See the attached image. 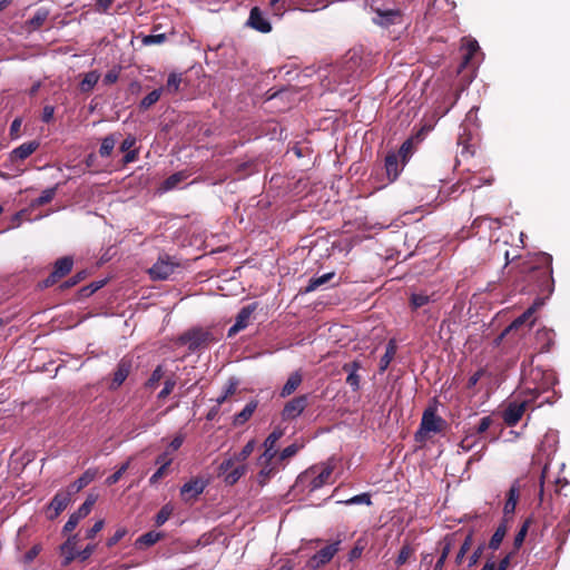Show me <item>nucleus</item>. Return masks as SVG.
Segmentation results:
<instances>
[{"label": "nucleus", "instance_id": "1", "mask_svg": "<svg viewBox=\"0 0 570 570\" xmlns=\"http://www.w3.org/2000/svg\"><path fill=\"white\" fill-rule=\"evenodd\" d=\"M556 383V377L552 372L543 371L541 368H533L530 372V377L524 379L521 394L524 399L521 402H510L502 412L504 423L512 428L515 426L522 419L528 406L533 403L542 393L548 392Z\"/></svg>", "mask_w": 570, "mask_h": 570}, {"label": "nucleus", "instance_id": "2", "mask_svg": "<svg viewBox=\"0 0 570 570\" xmlns=\"http://www.w3.org/2000/svg\"><path fill=\"white\" fill-rule=\"evenodd\" d=\"M507 264L517 261V268L520 273L529 275L530 281L538 283L542 294L550 295L554 288L552 277V256L547 252H525V255H518L510 258V252H504Z\"/></svg>", "mask_w": 570, "mask_h": 570}, {"label": "nucleus", "instance_id": "3", "mask_svg": "<svg viewBox=\"0 0 570 570\" xmlns=\"http://www.w3.org/2000/svg\"><path fill=\"white\" fill-rule=\"evenodd\" d=\"M188 266L189 261L164 253L160 254L156 263L147 269V274L151 281H168L181 275Z\"/></svg>", "mask_w": 570, "mask_h": 570}, {"label": "nucleus", "instance_id": "4", "mask_svg": "<svg viewBox=\"0 0 570 570\" xmlns=\"http://www.w3.org/2000/svg\"><path fill=\"white\" fill-rule=\"evenodd\" d=\"M448 423L446 421L436 414L434 406H429L424 410L420 423L419 430L415 432V440L420 441L428 433H440L444 431Z\"/></svg>", "mask_w": 570, "mask_h": 570}, {"label": "nucleus", "instance_id": "5", "mask_svg": "<svg viewBox=\"0 0 570 570\" xmlns=\"http://www.w3.org/2000/svg\"><path fill=\"white\" fill-rule=\"evenodd\" d=\"M214 341L216 340L212 332L199 327L188 330L178 337V343L181 345H187L190 352H196L200 348H204Z\"/></svg>", "mask_w": 570, "mask_h": 570}, {"label": "nucleus", "instance_id": "6", "mask_svg": "<svg viewBox=\"0 0 570 570\" xmlns=\"http://www.w3.org/2000/svg\"><path fill=\"white\" fill-rule=\"evenodd\" d=\"M333 473V466L325 464L322 466H312L306 470L301 476V481L309 479L308 491L313 492L321 489L323 485L328 483L330 478Z\"/></svg>", "mask_w": 570, "mask_h": 570}, {"label": "nucleus", "instance_id": "7", "mask_svg": "<svg viewBox=\"0 0 570 570\" xmlns=\"http://www.w3.org/2000/svg\"><path fill=\"white\" fill-rule=\"evenodd\" d=\"M522 236V233H519V236L515 237L509 229H499L490 236L488 242L493 246V249H505L508 246L515 248L525 247Z\"/></svg>", "mask_w": 570, "mask_h": 570}, {"label": "nucleus", "instance_id": "8", "mask_svg": "<svg viewBox=\"0 0 570 570\" xmlns=\"http://www.w3.org/2000/svg\"><path fill=\"white\" fill-rule=\"evenodd\" d=\"M73 266V259L71 256H63L58 258L55 264L52 272L49 276L41 282V286L45 288L51 287L57 284L61 278L67 276Z\"/></svg>", "mask_w": 570, "mask_h": 570}, {"label": "nucleus", "instance_id": "9", "mask_svg": "<svg viewBox=\"0 0 570 570\" xmlns=\"http://www.w3.org/2000/svg\"><path fill=\"white\" fill-rule=\"evenodd\" d=\"M371 10L375 13L372 21L379 27L389 28L403 22V12L400 9H381L371 6Z\"/></svg>", "mask_w": 570, "mask_h": 570}, {"label": "nucleus", "instance_id": "10", "mask_svg": "<svg viewBox=\"0 0 570 570\" xmlns=\"http://www.w3.org/2000/svg\"><path fill=\"white\" fill-rule=\"evenodd\" d=\"M308 405V395L303 394L289 400L283 407L282 419L292 421L298 417Z\"/></svg>", "mask_w": 570, "mask_h": 570}, {"label": "nucleus", "instance_id": "11", "mask_svg": "<svg viewBox=\"0 0 570 570\" xmlns=\"http://www.w3.org/2000/svg\"><path fill=\"white\" fill-rule=\"evenodd\" d=\"M132 370V358L124 356L117 364L112 379L108 385L110 391H117L129 376Z\"/></svg>", "mask_w": 570, "mask_h": 570}, {"label": "nucleus", "instance_id": "12", "mask_svg": "<svg viewBox=\"0 0 570 570\" xmlns=\"http://www.w3.org/2000/svg\"><path fill=\"white\" fill-rule=\"evenodd\" d=\"M70 491H58L47 507V518L55 520L68 507L71 501Z\"/></svg>", "mask_w": 570, "mask_h": 570}, {"label": "nucleus", "instance_id": "13", "mask_svg": "<svg viewBox=\"0 0 570 570\" xmlns=\"http://www.w3.org/2000/svg\"><path fill=\"white\" fill-rule=\"evenodd\" d=\"M340 543H341V541L337 540V541L322 548L321 550H318L309 559L308 564L315 569V568H318L321 566L328 563L333 559V557L337 553Z\"/></svg>", "mask_w": 570, "mask_h": 570}, {"label": "nucleus", "instance_id": "14", "mask_svg": "<svg viewBox=\"0 0 570 570\" xmlns=\"http://www.w3.org/2000/svg\"><path fill=\"white\" fill-rule=\"evenodd\" d=\"M256 308L257 303H252L240 308L236 316L235 324L228 330L229 337L248 326L250 317Z\"/></svg>", "mask_w": 570, "mask_h": 570}, {"label": "nucleus", "instance_id": "15", "mask_svg": "<svg viewBox=\"0 0 570 570\" xmlns=\"http://www.w3.org/2000/svg\"><path fill=\"white\" fill-rule=\"evenodd\" d=\"M458 541V532L449 533L444 535V538L439 542L441 547V553L438 558L433 570H443L445 561L452 551V548L456 544Z\"/></svg>", "mask_w": 570, "mask_h": 570}, {"label": "nucleus", "instance_id": "16", "mask_svg": "<svg viewBox=\"0 0 570 570\" xmlns=\"http://www.w3.org/2000/svg\"><path fill=\"white\" fill-rule=\"evenodd\" d=\"M207 485V482L202 478H194L186 482L180 489L183 500L189 501L196 499L202 494Z\"/></svg>", "mask_w": 570, "mask_h": 570}, {"label": "nucleus", "instance_id": "17", "mask_svg": "<svg viewBox=\"0 0 570 570\" xmlns=\"http://www.w3.org/2000/svg\"><path fill=\"white\" fill-rule=\"evenodd\" d=\"M520 498V483L515 480L507 492V500L503 507V518L511 521L512 515L515 512V507Z\"/></svg>", "mask_w": 570, "mask_h": 570}, {"label": "nucleus", "instance_id": "18", "mask_svg": "<svg viewBox=\"0 0 570 570\" xmlns=\"http://www.w3.org/2000/svg\"><path fill=\"white\" fill-rule=\"evenodd\" d=\"M404 166L405 165H403L402 160L399 159V155L395 151L387 153L385 156L384 167L390 183H393L397 179Z\"/></svg>", "mask_w": 570, "mask_h": 570}, {"label": "nucleus", "instance_id": "19", "mask_svg": "<svg viewBox=\"0 0 570 570\" xmlns=\"http://www.w3.org/2000/svg\"><path fill=\"white\" fill-rule=\"evenodd\" d=\"M78 542L77 534L68 537V539L60 546V553L62 556L61 566L68 567L73 560L78 558L76 550Z\"/></svg>", "mask_w": 570, "mask_h": 570}, {"label": "nucleus", "instance_id": "20", "mask_svg": "<svg viewBox=\"0 0 570 570\" xmlns=\"http://www.w3.org/2000/svg\"><path fill=\"white\" fill-rule=\"evenodd\" d=\"M39 146L40 142L38 140L23 142L10 153L9 160L11 163L22 161L31 156L39 148Z\"/></svg>", "mask_w": 570, "mask_h": 570}, {"label": "nucleus", "instance_id": "21", "mask_svg": "<svg viewBox=\"0 0 570 570\" xmlns=\"http://www.w3.org/2000/svg\"><path fill=\"white\" fill-rule=\"evenodd\" d=\"M480 47L475 39L463 38L461 50L463 51L462 61L459 67V71L470 65L473 56L479 51Z\"/></svg>", "mask_w": 570, "mask_h": 570}, {"label": "nucleus", "instance_id": "22", "mask_svg": "<svg viewBox=\"0 0 570 570\" xmlns=\"http://www.w3.org/2000/svg\"><path fill=\"white\" fill-rule=\"evenodd\" d=\"M248 24L253 29L264 33L269 32L272 30L271 23L263 17L258 7H254L250 10Z\"/></svg>", "mask_w": 570, "mask_h": 570}, {"label": "nucleus", "instance_id": "23", "mask_svg": "<svg viewBox=\"0 0 570 570\" xmlns=\"http://www.w3.org/2000/svg\"><path fill=\"white\" fill-rule=\"evenodd\" d=\"M535 312V306H530L525 309L519 317H517L498 337V341L503 340L509 333L513 331H518L521 326H523L530 318L533 316Z\"/></svg>", "mask_w": 570, "mask_h": 570}, {"label": "nucleus", "instance_id": "24", "mask_svg": "<svg viewBox=\"0 0 570 570\" xmlns=\"http://www.w3.org/2000/svg\"><path fill=\"white\" fill-rule=\"evenodd\" d=\"M98 474L97 469H88L86 470L75 482H72L68 487V491L71 492V494L79 492L85 487H87L89 483H91Z\"/></svg>", "mask_w": 570, "mask_h": 570}, {"label": "nucleus", "instance_id": "25", "mask_svg": "<svg viewBox=\"0 0 570 570\" xmlns=\"http://www.w3.org/2000/svg\"><path fill=\"white\" fill-rule=\"evenodd\" d=\"M509 522L507 518H502L501 522L499 523L498 528L495 529L494 533L490 538L489 541V549L495 551L500 548L508 530H509Z\"/></svg>", "mask_w": 570, "mask_h": 570}, {"label": "nucleus", "instance_id": "26", "mask_svg": "<svg viewBox=\"0 0 570 570\" xmlns=\"http://www.w3.org/2000/svg\"><path fill=\"white\" fill-rule=\"evenodd\" d=\"M397 351L396 341L394 338H391L385 347V353L382 355L380 363H379V371L380 373H384L391 362L393 361L395 354Z\"/></svg>", "mask_w": 570, "mask_h": 570}, {"label": "nucleus", "instance_id": "27", "mask_svg": "<svg viewBox=\"0 0 570 570\" xmlns=\"http://www.w3.org/2000/svg\"><path fill=\"white\" fill-rule=\"evenodd\" d=\"M49 16V10L46 8H39L35 14L26 21L28 31L38 30L43 26Z\"/></svg>", "mask_w": 570, "mask_h": 570}, {"label": "nucleus", "instance_id": "28", "mask_svg": "<svg viewBox=\"0 0 570 570\" xmlns=\"http://www.w3.org/2000/svg\"><path fill=\"white\" fill-rule=\"evenodd\" d=\"M258 406L257 400H250L245 407L234 416V425L239 426L245 424L254 414Z\"/></svg>", "mask_w": 570, "mask_h": 570}, {"label": "nucleus", "instance_id": "29", "mask_svg": "<svg viewBox=\"0 0 570 570\" xmlns=\"http://www.w3.org/2000/svg\"><path fill=\"white\" fill-rule=\"evenodd\" d=\"M99 79L100 73L97 70H91L85 73L78 86L80 92L89 94L90 91H92Z\"/></svg>", "mask_w": 570, "mask_h": 570}, {"label": "nucleus", "instance_id": "30", "mask_svg": "<svg viewBox=\"0 0 570 570\" xmlns=\"http://www.w3.org/2000/svg\"><path fill=\"white\" fill-rule=\"evenodd\" d=\"M302 381H303V377H302V374L299 372L296 371V372L292 373L288 376L286 383L284 384L279 395L282 397L289 396L302 384Z\"/></svg>", "mask_w": 570, "mask_h": 570}, {"label": "nucleus", "instance_id": "31", "mask_svg": "<svg viewBox=\"0 0 570 570\" xmlns=\"http://www.w3.org/2000/svg\"><path fill=\"white\" fill-rule=\"evenodd\" d=\"M164 538H165V533H163V532L148 531V532L141 534L136 540V547L138 549H140L142 547H151L155 543H157L158 541L163 540Z\"/></svg>", "mask_w": 570, "mask_h": 570}, {"label": "nucleus", "instance_id": "32", "mask_svg": "<svg viewBox=\"0 0 570 570\" xmlns=\"http://www.w3.org/2000/svg\"><path fill=\"white\" fill-rule=\"evenodd\" d=\"M533 520L532 518H527L523 523L521 524L519 531L517 532L514 540H513V548L512 551L518 552L520 548L522 547L525 537L528 534V531L532 524Z\"/></svg>", "mask_w": 570, "mask_h": 570}, {"label": "nucleus", "instance_id": "33", "mask_svg": "<svg viewBox=\"0 0 570 570\" xmlns=\"http://www.w3.org/2000/svg\"><path fill=\"white\" fill-rule=\"evenodd\" d=\"M335 273L330 272L323 274L322 276H314L308 281L307 286L304 288L303 293H311L320 288L321 286L327 284L332 278H334Z\"/></svg>", "mask_w": 570, "mask_h": 570}, {"label": "nucleus", "instance_id": "34", "mask_svg": "<svg viewBox=\"0 0 570 570\" xmlns=\"http://www.w3.org/2000/svg\"><path fill=\"white\" fill-rule=\"evenodd\" d=\"M262 465L261 471L257 474L258 483L264 487L272 476H274L278 469L274 463H259Z\"/></svg>", "mask_w": 570, "mask_h": 570}, {"label": "nucleus", "instance_id": "35", "mask_svg": "<svg viewBox=\"0 0 570 570\" xmlns=\"http://www.w3.org/2000/svg\"><path fill=\"white\" fill-rule=\"evenodd\" d=\"M415 554V549L409 544V543H405L402 546V548L400 549V552L395 559V566L397 568L404 566L405 563H407Z\"/></svg>", "mask_w": 570, "mask_h": 570}, {"label": "nucleus", "instance_id": "36", "mask_svg": "<svg viewBox=\"0 0 570 570\" xmlns=\"http://www.w3.org/2000/svg\"><path fill=\"white\" fill-rule=\"evenodd\" d=\"M188 178V174L185 170L174 173L169 177H167L163 183V188L165 190H170L177 187L181 181Z\"/></svg>", "mask_w": 570, "mask_h": 570}, {"label": "nucleus", "instance_id": "37", "mask_svg": "<svg viewBox=\"0 0 570 570\" xmlns=\"http://www.w3.org/2000/svg\"><path fill=\"white\" fill-rule=\"evenodd\" d=\"M116 142H117L116 134H110V135L106 136L105 138H102L101 145L99 148V155L101 157L111 156L114 148L116 146Z\"/></svg>", "mask_w": 570, "mask_h": 570}, {"label": "nucleus", "instance_id": "38", "mask_svg": "<svg viewBox=\"0 0 570 570\" xmlns=\"http://www.w3.org/2000/svg\"><path fill=\"white\" fill-rule=\"evenodd\" d=\"M473 543V531H470L464 538L463 542L460 546V549L455 556V564L461 566L463 563L464 557L466 552L471 549Z\"/></svg>", "mask_w": 570, "mask_h": 570}, {"label": "nucleus", "instance_id": "39", "mask_svg": "<svg viewBox=\"0 0 570 570\" xmlns=\"http://www.w3.org/2000/svg\"><path fill=\"white\" fill-rule=\"evenodd\" d=\"M247 471V466L245 464H239L230 470L228 473L224 474V481L228 485H234Z\"/></svg>", "mask_w": 570, "mask_h": 570}, {"label": "nucleus", "instance_id": "40", "mask_svg": "<svg viewBox=\"0 0 570 570\" xmlns=\"http://www.w3.org/2000/svg\"><path fill=\"white\" fill-rule=\"evenodd\" d=\"M107 284V279L96 281L86 286H82L78 291V296L80 298H87L96 293L98 289L102 288Z\"/></svg>", "mask_w": 570, "mask_h": 570}, {"label": "nucleus", "instance_id": "41", "mask_svg": "<svg viewBox=\"0 0 570 570\" xmlns=\"http://www.w3.org/2000/svg\"><path fill=\"white\" fill-rule=\"evenodd\" d=\"M164 376L165 371L163 368V365L156 366V368L151 372L149 379L145 382V387L149 390H155L159 385V382Z\"/></svg>", "mask_w": 570, "mask_h": 570}, {"label": "nucleus", "instance_id": "42", "mask_svg": "<svg viewBox=\"0 0 570 570\" xmlns=\"http://www.w3.org/2000/svg\"><path fill=\"white\" fill-rule=\"evenodd\" d=\"M433 298L432 296L430 295H426V294H423V293H413L411 296H410V306L413 311L420 308V307H423L425 305H428L430 302H432Z\"/></svg>", "mask_w": 570, "mask_h": 570}, {"label": "nucleus", "instance_id": "43", "mask_svg": "<svg viewBox=\"0 0 570 570\" xmlns=\"http://www.w3.org/2000/svg\"><path fill=\"white\" fill-rule=\"evenodd\" d=\"M161 91H163V88L154 89L153 91H150L146 97L142 98V100L139 104V108L141 110L149 109L153 105H155L159 100V98L161 96Z\"/></svg>", "mask_w": 570, "mask_h": 570}, {"label": "nucleus", "instance_id": "44", "mask_svg": "<svg viewBox=\"0 0 570 570\" xmlns=\"http://www.w3.org/2000/svg\"><path fill=\"white\" fill-rule=\"evenodd\" d=\"M470 140V134L466 132L464 129L463 134L459 136L458 145L462 147L460 155L462 157H469L474 154V150L472 149V145L469 142Z\"/></svg>", "mask_w": 570, "mask_h": 570}, {"label": "nucleus", "instance_id": "45", "mask_svg": "<svg viewBox=\"0 0 570 570\" xmlns=\"http://www.w3.org/2000/svg\"><path fill=\"white\" fill-rule=\"evenodd\" d=\"M413 139L409 138L406 139L400 147L399 151L396 153L399 155V159L402 160L403 165H405L409 160V158L413 154Z\"/></svg>", "mask_w": 570, "mask_h": 570}, {"label": "nucleus", "instance_id": "46", "mask_svg": "<svg viewBox=\"0 0 570 570\" xmlns=\"http://www.w3.org/2000/svg\"><path fill=\"white\" fill-rule=\"evenodd\" d=\"M303 448V444L293 443L286 446L278 455L276 462L282 463L297 454V452Z\"/></svg>", "mask_w": 570, "mask_h": 570}, {"label": "nucleus", "instance_id": "47", "mask_svg": "<svg viewBox=\"0 0 570 570\" xmlns=\"http://www.w3.org/2000/svg\"><path fill=\"white\" fill-rule=\"evenodd\" d=\"M87 276H88V273L86 271H80V272L76 273L73 276H71L69 279L61 283L60 289L66 291L68 288H71V287L76 286L77 284H79L80 282H82L83 279H86Z\"/></svg>", "mask_w": 570, "mask_h": 570}, {"label": "nucleus", "instance_id": "48", "mask_svg": "<svg viewBox=\"0 0 570 570\" xmlns=\"http://www.w3.org/2000/svg\"><path fill=\"white\" fill-rule=\"evenodd\" d=\"M171 514H173V507L170 504H165L164 507H161V509L156 514L155 524L157 527H161L164 523H166L169 520Z\"/></svg>", "mask_w": 570, "mask_h": 570}, {"label": "nucleus", "instance_id": "49", "mask_svg": "<svg viewBox=\"0 0 570 570\" xmlns=\"http://www.w3.org/2000/svg\"><path fill=\"white\" fill-rule=\"evenodd\" d=\"M97 498L94 495H88L85 502L78 508L76 514L80 517V519L86 518L92 510L94 504L96 503Z\"/></svg>", "mask_w": 570, "mask_h": 570}, {"label": "nucleus", "instance_id": "50", "mask_svg": "<svg viewBox=\"0 0 570 570\" xmlns=\"http://www.w3.org/2000/svg\"><path fill=\"white\" fill-rule=\"evenodd\" d=\"M56 193L57 187L47 188L42 190L41 195L37 199L33 200V204L37 206L46 205L55 198Z\"/></svg>", "mask_w": 570, "mask_h": 570}, {"label": "nucleus", "instance_id": "51", "mask_svg": "<svg viewBox=\"0 0 570 570\" xmlns=\"http://www.w3.org/2000/svg\"><path fill=\"white\" fill-rule=\"evenodd\" d=\"M255 449V441L250 440L248 441L245 446L237 453H234L235 459L237 462H245L249 455L253 453Z\"/></svg>", "mask_w": 570, "mask_h": 570}, {"label": "nucleus", "instance_id": "52", "mask_svg": "<svg viewBox=\"0 0 570 570\" xmlns=\"http://www.w3.org/2000/svg\"><path fill=\"white\" fill-rule=\"evenodd\" d=\"M263 454L258 458V463H274L276 464V454L277 451L273 446H264Z\"/></svg>", "mask_w": 570, "mask_h": 570}, {"label": "nucleus", "instance_id": "53", "mask_svg": "<svg viewBox=\"0 0 570 570\" xmlns=\"http://www.w3.org/2000/svg\"><path fill=\"white\" fill-rule=\"evenodd\" d=\"M129 464H130L129 460L127 462H125L124 464H121L115 473H112L111 475H109L106 479V484L107 485L116 484L121 479V476L126 473V471L129 468Z\"/></svg>", "mask_w": 570, "mask_h": 570}, {"label": "nucleus", "instance_id": "54", "mask_svg": "<svg viewBox=\"0 0 570 570\" xmlns=\"http://www.w3.org/2000/svg\"><path fill=\"white\" fill-rule=\"evenodd\" d=\"M180 82H181V76L178 75V73H175V72H171L169 76H168V79H167V83H166V90L168 92H177L179 90V86H180Z\"/></svg>", "mask_w": 570, "mask_h": 570}, {"label": "nucleus", "instance_id": "55", "mask_svg": "<svg viewBox=\"0 0 570 570\" xmlns=\"http://www.w3.org/2000/svg\"><path fill=\"white\" fill-rule=\"evenodd\" d=\"M176 380L174 375L166 377L163 390L158 393V399H166L175 389Z\"/></svg>", "mask_w": 570, "mask_h": 570}, {"label": "nucleus", "instance_id": "56", "mask_svg": "<svg viewBox=\"0 0 570 570\" xmlns=\"http://www.w3.org/2000/svg\"><path fill=\"white\" fill-rule=\"evenodd\" d=\"M478 441L474 434H468L461 440L459 448L464 452H469L476 445Z\"/></svg>", "mask_w": 570, "mask_h": 570}, {"label": "nucleus", "instance_id": "57", "mask_svg": "<svg viewBox=\"0 0 570 570\" xmlns=\"http://www.w3.org/2000/svg\"><path fill=\"white\" fill-rule=\"evenodd\" d=\"M284 435V431L281 428H275L273 432L264 441V446H276L278 440Z\"/></svg>", "mask_w": 570, "mask_h": 570}, {"label": "nucleus", "instance_id": "58", "mask_svg": "<svg viewBox=\"0 0 570 570\" xmlns=\"http://www.w3.org/2000/svg\"><path fill=\"white\" fill-rule=\"evenodd\" d=\"M237 460L235 459L234 454L227 459H225L218 466V475H224L225 473H228L230 470L235 468V463Z\"/></svg>", "mask_w": 570, "mask_h": 570}, {"label": "nucleus", "instance_id": "59", "mask_svg": "<svg viewBox=\"0 0 570 570\" xmlns=\"http://www.w3.org/2000/svg\"><path fill=\"white\" fill-rule=\"evenodd\" d=\"M166 35L165 33H159V35H148V36H145L142 38V43L145 46H150V45H160V43H164L166 41Z\"/></svg>", "mask_w": 570, "mask_h": 570}, {"label": "nucleus", "instance_id": "60", "mask_svg": "<svg viewBox=\"0 0 570 570\" xmlns=\"http://www.w3.org/2000/svg\"><path fill=\"white\" fill-rule=\"evenodd\" d=\"M346 504H366L371 505V497L368 493H361L357 495L352 497L347 501H345Z\"/></svg>", "mask_w": 570, "mask_h": 570}, {"label": "nucleus", "instance_id": "61", "mask_svg": "<svg viewBox=\"0 0 570 570\" xmlns=\"http://www.w3.org/2000/svg\"><path fill=\"white\" fill-rule=\"evenodd\" d=\"M492 423H493V420H492L491 416H483L480 420L478 426L475 428V434H483V433H485L490 429Z\"/></svg>", "mask_w": 570, "mask_h": 570}, {"label": "nucleus", "instance_id": "62", "mask_svg": "<svg viewBox=\"0 0 570 570\" xmlns=\"http://www.w3.org/2000/svg\"><path fill=\"white\" fill-rule=\"evenodd\" d=\"M517 554V552L514 551H510L509 553H507L501 560L500 562L498 563V566L495 564V570H508V568L510 567L511 564V561L512 559L514 558V556Z\"/></svg>", "mask_w": 570, "mask_h": 570}, {"label": "nucleus", "instance_id": "63", "mask_svg": "<svg viewBox=\"0 0 570 570\" xmlns=\"http://www.w3.org/2000/svg\"><path fill=\"white\" fill-rule=\"evenodd\" d=\"M80 520H81V519H80V517H78V515L76 514V512H73V513L69 517V519H68V521L66 522V524L63 525V532H65V533L72 532V531L76 529V527L78 525V523L80 522Z\"/></svg>", "mask_w": 570, "mask_h": 570}, {"label": "nucleus", "instance_id": "64", "mask_svg": "<svg viewBox=\"0 0 570 570\" xmlns=\"http://www.w3.org/2000/svg\"><path fill=\"white\" fill-rule=\"evenodd\" d=\"M346 384L354 391H358L361 387V376L357 373H350L346 377Z\"/></svg>", "mask_w": 570, "mask_h": 570}]
</instances>
